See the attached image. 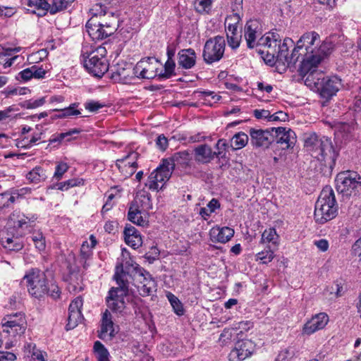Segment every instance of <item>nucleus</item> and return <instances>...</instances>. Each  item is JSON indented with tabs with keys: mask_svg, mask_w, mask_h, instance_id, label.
I'll return each instance as SVG.
<instances>
[{
	"mask_svg": "<svg viewBox=\"0 0 361 361\" xmlns=\"http://www.w3.org/2000/svg\"><path fill=\"white\" fill-rule=\"evenodd\" d=\"M131 204H136L138 208L147 212L152 208L149 193L144 190L138 192Z\"/></svg>",
	"mask_w": 361,
	"mask_h": 361,
	"instance_id": "34",
	"label": "nucleus"
},
{
	"mask_svg": "<svg viewBox=\"0 0 361 361\" xmlns=\"http://www.w3.org/2000/svg\"><path fill=\"white\" fill-rule=\"evenodd\" d=\"M261 242L262 243H271L272 247L277 249L279 245V235L276 233L274 227L265 229L262 234Z\"/></svg>",
	"mask_w": 361,
	"mask_h": 361,
	"instance_id": "38",
	"label": "nucleus"
},
{
	"mask_svg": "<svg viewBox=\"0 0 361 361\" xmlns=\"http://www.w3.org/2000/svg\"><path fill=\"white\" fill-rule=\"evenodd\" d=\"M263 27L262 23L257 19L248 20L244 28V37L247 42V46L252 49L258 46V39L262 36Z\"/></svg>",
	"mask_w": 361,
	"mask_h": 361,
	"instance_id": "18",
	"label": "nucleus"
},
{
	"mask_svg": "<svg viewBox=\"0 0 361 361\" xmlns=\"http://www.w3.org/2000/svg\"><path fill=\"white\" fill-rule=\"evenodd\" d=\"M137 157V152H130L126 156L116 160V166L126 178L135 173L138 167L136 161Z\"/></svg>",
	"mask_w": 361,
	"mask_h": 361,
	"instance_id": "21",
	"label": "nucleus"
},
{
	"mask_svg": "<svg viewBox=\"0 0 361 361\" xmlns=\"http://www.w3.org/2000/svg\"><path fill=\"white\" fill-rule=\"evenodd\" d=\"M114 336V327L112 317L109 310H106L103 314L99 337L102 340H108L111 339Z\"/></svg>",
	"mask_w": 361,
	"mask_h": 361,
	"instance_id": "27",
	"label": "nucleus"
},
{
	"mask_svg": "<svg viewBox=\"0 0 361 361\" xmlns=\"http://www.w3.org/2000/svg\"><path fill=\"white\" fill-rule=\"evenodd\" d=\"M329 322V316L324 312L317 314L307 321L303 328L302 334L311 335L324 329Z\"/></svg>",
	"mask_w": 361,
	"mask_h": 361,
	"instance_id": "23",
	"label": "nucleus"
},
{
	"mask_svg": "<svg viewBox=\"0 0 361 361\" xmlns=\"http://www.w3.org/2000/svg\"><path fill=\"white\" fill-rule=\"evenodd\" d=\"M226 41L222 36H215L207 39L204 44L202 57L204 62L212 64L219 61L224 56Z\"/></svg>",
	"mask_w": 361,
	"mask_h": 361,
	"instance_id": "9",
	"label": "nucleus"
},
{
	"mask_svg": "<svg viewBox=\"0 0 361 361\" xmlns=\"http://www.w3.org/2000/svg\"><path fill=\"white\" fill-rule=\"evenodd\" d=\"M298 59L301 58V63L299 67V73L304 80L310 74L323 73L318 71L317 68L324 59L329 55L323 54H298Z\"/></svg>",
	"mask_w": 361,
	"mask_h": 361,
	"instance_id": "15",
	"label": "nucleus"
},
{
	"mask_svg": "<svg viewBox=\"0 0 361 361\" xmlns=\"http://www.w3.org/2000/svg\"><path fill=\"white\" fill-rule=\"evenodd\" d=\"M293 355V351H290L289 349H285L278 354L275 361H290Z\"/></svg>",
	"mask_w": 361,
	"mask_h": 361,
	"instance_id": "62",
	"label": "nucleus"
},
{
	"mask_svg": "<svg viewBox=\"0 0 361 361\" xmlns=\"http://www.w3.org/2000/svg\"><path fill=\"white\" fill-rule=\"evenodd\" d=\"M305 84L310 90L317 92L326 101L336 94L341 87V80L336 76H325L323 73L310 74L305 79Z\"/></svg>",
	"mask_w": 361,
	"mask_h": 361,
	"instance_id": "4",
	"label": "nucleus"
},
{
	"mask_svg": "<svg viewBox=\"0 0 361 361\" xmlns=\"http://www.w3.org/2000/svg\"><path fill=\"white\" fill-rule=\"evenodd\" d=\"M160 62L155 58L149 57L140 60L134 67L135 77L143 79H153L159 75Z\"/></svg>",
	"mask_w": 361,
	"mask_h": 361,
	"instance_id": "14",
	"label": "nucleus"
},
{
	"mask_svg": "<svg viewBox=\"0 0 361 361\" xmlns=\"http://www.w3.org/2000/svg\"><path fill=\"white\" fill-rule=\"evenodd\" d=\"M68 169L69 166L67 163L63 161L58 162L55 168L53 178L56 180H60Z\"/></svg>",
	"mask_w": 361,
	"mask_h": 361,
	"instance_id": "52",
	"label": "nucleus"
},
{
	"mask_svg": "<svg viewBox=\"0 0 361 361\" xmlns=\"http://www.w3.org/2000/svg\"><path fill=\"white\" fill-rule=\"evenodd\" d=\"M45 102V97H40L37 99L26 100L22 103L21 106L27 109H32L42 106Z\"/></svg>",
	"mask_w": 361,
	"mask_h": 361,
	"instance_id": "54",
	"label": "nucleus"
},
{
	"mask_svg": "<svg viewBox=\"0 0 361 361\" xmlns=\"http://www.w3.org/2000/svg\"><path fill=\"white\" fill-rule=\"evenodd\" d=\"M31 67L32 70L33 77L35 78L42 79L45 77V75L47 73L46 70L36 65L32 66Z\"/></svg>",
	"mask_w": 361,
	"mask_h": 361,
	"instance_id": "63",
	"label": "nucleus"
},
{
	"mask_svg": "<svg viewBox=\"0 0 361 361\" xmlns=\"http://www.w3.org/2000/svg\"><path fill=\"white\" fill-rule=\"evenodd\" d=\"M93 349L97 361H109V351L100 341L94 342Z\"/></svg>",
	"mask_w": 361,
	"mask_h": 361,
	"instance_id": "44",
	"label": "nucleus"
},
{
	"mask_svg": "<svg viewBox=\"0 0 361 361\" xmlns=\"http://www.w3.org/2000/svg\"><path fill=\"white\" fill-rule=\"evenodd\" d=\"M249 137L247 134L243 132L235 133L231 140V147L233 150L243 148L248 142Z\"/></svg>",
	"mask_w": 361,
	"mask_h": 361,
	"instance_id": "42",
	"label": "nucleus"
},
{
	"mask_svg": "<svg viewBox=\"0 0 361 361\" xmlns=\"http://www.w3.org/2000/svg\"><path fill=\"white\" fill-rule=\"evenodd\" d=\"M319 43L318 33L314 31L305 33L297 42L298 54L329 55L335 48V44L330 39H326L319 46Z\"/></svg>",
	"mask_w": 361,
	"mask_h": 361,
	"instance_id": "5",
	"label": "nucleus"
},
{
	"mask_svg": "<svg viewBox=\"0 0 361 361\" xmlns=\"http://www.w3.org/2000/svg\"><path fill=\"white\" fill-rule=\"evenodd\" d=\"M32 241L35 243V247L39 251L45 249V240L42 233H37L32 237Z\"/></svg>",
	"mask_w": 361,
	"mask_h": 361,
	"instance_id": "59",
	"label": "nucleus"
},
{
	"mask_svg": "<svg viewBox=\"0 0 361 361\" xmlns=\"http://www.w3.org/2000/svg\"><path fill=\"white\" fill-rule=\"evenodd\" d=\"M178 64L185 69L192 68L196 63V54L192 49H185L178 54Z\"/></svg>",
	"mask_w": 361,
	"mask_h": 361,
	"instance_id": "29",
	"label": "nucleus"
},
{
	"mask_svg": "<svg viewBox=\"0 0 361 361\" xmlns=\"http://www.w3.org/2000/svg\"><path fill=\"white\" fill-rule=\"evenodd\" d=\"M338 205L334 192L331 187L322 189L315 203L314 219L317 223L324 224L336 216Z\"/></svg>",
	"mask_w": 361,
	"mask_h": 361,
	"instance_id": "6",
	"label": "nucleus"
},
{
	"mask_svg": "<svg viewBox=\"0 0 361 361\" xmlns=\"http://www.w3.org/2000/svg\"><path fill=\"white\" fill-rule=\"evenodd\" d=\"M255 343L248 339L238 341L231 351V356L237 357L238 361L244 360L250 357L255 350Z\"/></svg>",
	"mask_w": 361,
	"mask_h": 361,
	"instance_id": "24",
	"label": "nucleus"
},
{
	"mask_svg": "<svg viewBox=\"0 0 361 361\" xmlns=\"http://www.w3.org/2000/svg\"><path fill=\"white\" fill-rule=\"evenodd\" d=\"M28 6L34 8L32 11L39 16L45 15L47 12L50 13L51 11L50 1L47 0H29Z\"/></svg>",
	"mask_w": 361,
	"mask_h": 361,
	"instance_id": "37",
	"label": "nucleus"
},
{
	"mask_svg": "<svg viewBox=\"0 0 361 361\" xmlns=\"http://www.w3.org/2000/svg\"><path fill=\"white\" fill-rule=\"evenodd\" d=\"M123 234L125 242L128 245L133 249H137L142 246V238L135 227H125Z\"/></svg>",
	"mask_w": 361,
	"mask_h": 361,
	"instance_id": "30",
	"label": "nucleus"
},
{
	"mask_svg": "<svg viewBox=\"0 0 361 361\" xmlns=\"http://www.w3.org/2000/svg\"><path fill=\"white\" fill-rule=\"evenodd\" d=\"M166 296L175 313L178 315H183L184 313V310L183 305L179 299L171 293H168Z\"/></svg>",
	"mask_w": 361,
	"mask_h": 361,
	"instance_id": "48",
	"label": "nucleus"
},
{
	"mask_svg": "<svg viewBox=\"0 0 361 361\" xmlns=\"http://www.w3.org/2000/svg\"><path fill=\"white\" fill-rule=\"evenodd\" d=\"M234 235L232 227H212L209 231L210 239L214 243H225Z\"/></svg>",
	"mask_w": 361,
	"mask_h": 361,
	"instance_id": "26",
	"label": "nucleus"
},
{
	"mask_svg": "<svg viewBox=\"0 0 361 361\" xmlns=\"http://www.w3.org/2000/svg\"><path fill=\"white\" fill-rule=\"evenodd\" d=\"M191 159V154L188 151L184 150L174 153L171 158L167 160L171 163V171H173L176 166H178L182 168L188 166Z\"/></svg>",
	"mask_w": 361,
	"mask_h": 361,
	"instance_id": "32",
	"label": "nucleus"
},
{
	"mask_svg": "<svg viewBox=\"0 0 361 361\" xmlns=\"http://www.w3.org/2000/svg\"><path fill=\"white\" fill-rule=\"evenodd\" d=\"M146 212L138 208L136 204H130L128 213V219L133 224H137V226H143L142 224L144 216H145Z\"/></svg>",
	"mask_w": 361,
	"mask_h": 361,
	"instance_id": "40",
	"label": "nucleus"
},
{
	"mask_svg": "<svg viewBox=\"0 0 361 361\" xmlns=\"http://www.w3.org/2000/svg\"><path fill=\"white\" fill-rule=\"evenodd\" d=\"M47 176L45 170L41 166H35L26 174V178L30 183L38 184L44 181Z\"/></svg>",
	"mask_w": 361,
	"mask_h": 361,
	"instance_id": "39",
	"label": "nucleus"
},
{
	"mask_svg": "<svg viewBox=\"0 0 361 361\" xmlns=\"http://www.w3.org/2000/svg\"><path fill=\"white\" fill-rule=\"evenodd\" d=\"M360 214L361 210L360 207L357 205H351L348 208L347 215L351 223H353L360 216Z\"/></svg>",
	"mask_w": 361,
	"mask_h": 361,
	"instance_id": "58",
	"label": "nucleus"
},
{
	"mask_svg": "<svg viewBox=\"0 0 361 361\" xmlns=\"http://www.w3.org/2000/svg\"><path fill=\"white\" fill-rule=\"evenodd\" d=\"M251 145L256 148H267L270 144L274 141V135L272 132V128L262 130L257 128H250L249 130Z\"/></svg>",
	"mask_w": 361,
	"mask_h": 361,
	"instance_id": "19",
	"label": "nucleus"
},
{
	"mask_svg": "<svg viewBox=\"0 0 361 361\" xmlns=\"http://www.w3.org/2000/svg\"><path fill=\"white\" fill-rule=\"evenodd\" d=\"M275 250V248H271V246L269 245L264 250L258 252L255 255V260L260 261L262 264H268L274 258Z\"/></svg>",
	"mask_w": 361,
	"mask_h": 361,
	"instance_id": "45",
	"label": "nucleus"
},
{
	"mask_svg": "<svg viewBox=\"0 0 361 361\" xmlns=\"http://www.w3.org/2000/svg\"><path fill=\"white\" fill-rule=\"evenodd\" d=\"M115 25L116 22H101L98 20V16H94L87 22L85 27L93 40H99L113 34L116 30Z\"/></svg>",
	"mask_w": 361,
	"mask_h": 361,
	"instance_id": "13",
	"label": "nucleus"
},
{
	"mask_svg": "<svg viewBox=\"0 0 361 361\" xmlns=\"http://www.w3.org/2000/svg\"><path fill=\"white\" fill-rule=\"evenodd\" d=\"M133 280L140 295L142 297L150 295L156 291V281L144 269H138V274L134 275Z\"/></svg>",
	"mask_w": 361,
	"mask_h": 361,
	"instance_id": "17",
	"label": "nucleus"
},
{
	"mask_svg": "<svg viewBox=\"0 0 361 361\" xmlns=\"http://www.w3.org/2000/svg\"><path fill=\"white\" fill-rule=\"evenodd\" d=\"M1 324L3 332L12 337L23 334L27 329V321L22 312L4 316Z\"/></svg>",
	"mask_w": 361,
	"mask_h": 361,
	"instance_id": "11",
	"label": "nucleus"
},
{
	"mask_svg": "<svg viewBox=\"0 0 361 361\" xmlns=\"http://www.w3.org/2000/svg\"><path fill=\"white\" fill-rule=\"evenodd\" d=\"M79 106L78 103H73L69 105L68 107L63 108V116H66V118H69L74 116H78L81 114V110L78 109V107Z\"/></svg>",
	"mask_w": 361,
	"mask_h": 361,
	"instance_id": "55",
	"label": "nucleus"
},
{
	"mask_svg": "<svg viewBox=\"0 0 361 361\" xmlns=\"http://www.w3.org/2000/svg\"><path fill=\"white\" fill-rule=\"evenodd\" d=\"M175 66L176 64L173 59H167L164 66V73L161 71L159 76L163 78H171L174 73Z\"/></svg>",
	"mask_w": 361,
	"mask_h": 361,
	"instance_id": "49",
	"label": "nucleus"
},
{
	"mask_svg": "<svg viewBox=\"0 0 361 361\" xmlns=\"http://www.w3.org/2000/svg\"><path fill=\"white\" fill-rule=\"evenodd\" d=\"M20 48H8L5 49L2 52H0V66H2L4 69L11 67L13 63L19 58L18 56H12L14 53L19 52Z\"/></svg>",
	"mask_w": 361,
	"mask_h": 361,
	"instance_id": "33",
	"label": "nucleus"
},
{
	"mask_svg": "<svg viewBox=\"0 0 361 361\" xmlns=\"http://www.w3.org/2000/svg\"><path fill=\"white\" fill-rule=\"evenodd\" d=\"M85 108L90 112H96L104 105L99 102L90 100L84 104Z\"/></svg>",
	"mask_w": 361,
	"mask_h": 361,
	"instance_id": "60",
	"label": "nucleus"
},
{
	"mask_svg": "<svg viewBox=\"0 0 361 361\" xmlns=\"http://www.w3.org/2000/svg\"><path fill=\"white\" fill-rule=\"evenodd\" d=\"M16 201V197L8 192L0 194V209H4L10 207Z\"/></svg>",
	"mask_w": 361,
	"mask_h": 361,
	"instance_id": "51",
	"label": "nucleus"
},
{
	"mask_svg": "<svg viewBox=\"0 0 361 361\" xmlns=\"http://www.w3.org/2000/svg\"><path fill=\"white\" fill-rule=\"evenodd\" d=\"M281 41V37L277 32L271 31L262 36L258 39V46L267 47L271 51V54L275 52L277 45Z\"/></svg>",
	"mask_w": 361,
	"mask_h": 361,
	"instance_id": "31",
	"label": "nucleus"
},
{
	"mask_svg": "<svg viewBox=\"0 0 361 361\" xmlns=\"http://www.w3.org/2000/svg\"><path fill=\"white\" fill-rule=\"evenodd\" d=\"M65 281L68 283V289L71 293H78L83 289L82 277L77 269H70L65 276Z\"/></svg>",
	"mask_w": 361,
	"mask_h": 361,
	"instance_id": "28",
	"label": "nucleus"
},
{
	"mask_svg": "<svg viewBox=\"0 0 361 361\" xmlns=\"http://www.w3.org/2000/svg\"><path fill=\"white\" fill-rule=\"evenodd\" d=\"M114 76H118L120 82L123 83H130L135 77L134 68L130 65H126L125 67H117L115 71Z\"/></svg>",
	"mask_w": 361,
	"mask_h": 361,
	"instance_id": "36",
	"label": "nucleus"
},
{
	"mask_svg": "<svg viewBox=\"0 0 361 361\" xmlns=\"http://www.w3.org/2000/svg\"><path fill=\"white\" fill-rule=\"evenodd\" d=\"M215 157V152L207 144L198 145L194 149V158L197 163L209 164Z\"/></svg>",
	"mask_w": 361,
	"mask_h": 361,
	"instance_id": "25",
	"label": "nucleus"
},
{
	"mask_svg": "<svg viewBox=\"0 0 361 361\" xmlns=\"http://www.w3.org/2000/svg\"><path fill=\"white\" fill-rule=\"evenodd\" d=\"M171 164L164 159L162 164L150 173L145 184L149 189L159 190L164 186L172 174Z\"/></svg>",
	"mask_w": 361,
	"mask_h": 361,
	"instance_id": "12",
	"label": "nucleus"
},
{
	"mask_svg": "<svg viewBox=\"0 0 361 361\" xmlns=\"http://www.w3.org/2000/svg\"><path fill=\"white\" fill-rule=\"evenodd\" d=\"M29 294L38 300L49 295L54 300L61 295V290L55 283H48L45 274L39 269H31L23 276Z\"/></svg>",
	"mask_w": 361,
	"mask_h": 361,
	"instance_id": "2",
	"label": "nucleus"
},
{
	"mask_svg": "<svg viewBox=\"0 0 361 361\" xmlns=\"http://www.w3.org/2000/svg\"><path fill=\"white\" fill-rule=\"evenodd\" d=\"M336 189L343 197H357L361 193V176L354 171H343L335 178Z\"/></svg>",
	"mask_w": 361,
	"mask_h": 361,
	"instance_id": "7",
	"label": "nucleus"
},
{
	"mask_svg": "<svg viewBox=\"0 0 361 361\" xmlns=\"http://www.w3.org/2000/svg\"><path fill=\"white\" fill-rule=\"evenodd\" d=\"M118 287L111 288L106 298L109 311L121 314L129 302L128 282H125L121 276H117Z\"/></svg>",
	"mask_w": 361,
	"mask_h": 361,
	"instance_id": "8",
	"label": "nucleus"
},
{
	"mask_svg": "<svg viewBox=\"0 0 361 361\" xmlns=\"http://www.w3.org/2000/svg\"><path fill=\"white\" fill-rule=\"evenodd\" d=\"M83 317L82 312H68V323L66 324V329L71 330L78 326L82 322Z\"/></svg>",
	"mask_w": 361,
	"mask_h": 361,
	"instance_id": "47",
	"label": "nucleus"
},
{
	"mask_svg": "<svg viewBox=\"0 0 361 361\" xmlns=\"http://www.w3.org/2000/svg\"><path fill=\"white\" fill-rule=\"evenodd\" d=\"M37 219L36 214H23L20 211L15 210L10 215V220L13 224H18V226H23L27 224L34 223Z\"/></svg>",
	"mask_w": 361,
	"mask_h": 361,
	"instance_id": "35",
	"label": "nucleus"
},
{
	"mask_svg": "<svg viewBox=\"0 0 361 361\" xmlns=\"http://www.w3.org/2000/svg\"><path fill=\"white\" fill-rule=\"evenodd\" d=\"M228 145L226 140L219 139L216 143L215 147L217 149L216 153V157L219 159H222L226 157V150L228 147Z\"/></svg>",
	"mask_w": 361,
	"mask_h": 361,
	"instance_id": "53",
	"label": "nucleus"
},
{
	"mask_svg": "<svg viewBox=\"0 0 361 361\" xmlns=\"http://www.w3.org/2000/svg\"><path fill=\"white\" fill-rule=\"evenodd\" d=\"M43 135L42 132H37L34 133L29 139L28 137H25L23 141L25 142L24 145H22L21 147H25L26 148L31 147L33 145H35L37 141L40 140L42 139V135Z\"/></svg>",
	"mask_w": 361,
	"mask_h": 361,
	"instance_id": "56",
	"label": "nucleus"
},
{
	"mask_svg": "<svg viewBox=\"0 0 361 361\" xmlns=\"http://www.w3.org/2000/svg\"><path fill=\"white\" fill-rule=\"evenodd\" d=\"M106 49L104 46L93 47L83 45L81 58L86 70L95 77H102L109 69V63L106 58Z\"/></svg>",
	"mask_w": 361,
	"mask_h": 361,
	"instance_id": "3",
	"label": "nucleus"
},
{
	"mask_svg": "<svg viewBox=\"0 0 361 361\" xmlns=\"http://www.w3.org/2000/svg\"><path fill=\"white\" fill-rule=\"evenodd\" d=\"M75 0H49L51 14H55L68 8Z\"/></svg>",
	"mask_w": 361,
	"mask_h": 361,
	"instance_id": "46",
	"label": "nucleus"
},
{
	"mask_svg": "<svg viewBox=\"0 0 361 361\" xmlns=\"http://www.w3.org/2000/svg\"><path fill=\"white\" fill-rule=\"evenodd\" d=\"M138 269H143L133 261L129 251L126 248H123L116 265L115 280L117 281V276H121L125 282H128L127 275H130L133 278L135 274H138Z\"/></svg>",
	"mask_w": 361,
	"mask_h": 361,
	"instance_id": "10",
	"label": "nucleus"
},
{
	"mask_svg": "<svg viewBox=\"0 0 361 361\" xmlns=\"http://www.w3.org/2000/svg\"><path fill=\"white\" fill-rule=\"evenodd\" d=\"M85 183L84 179L80 178H75L72 179H69L68 180L58 183H56L53 188L61 190V191H66L68 190L71 188L83 185Z\"/></svg>",
	"mask_w": 361,
	"mask_h": 361,
	"instance_id": "43",
	"label": "nucleus"
},
{
	"mask_svg": "<svg viewBox=\"0 0 361 361\" xmlns=\"http://www.w3.org/2000/svg\"><path fill=\"white\" fill-rule=\"evenodd\" d=\"M220 202L217 199H212L206 207L200 208V215L204 220H208L212 214L215 213L220 208Z\"/></svg>",
	"mask_w": 361,
	"mask_h": 361,
	"instance_id": "41",
	"label": "nucleus"
},
{
	"mask_svg": "<svg viewBox=\"0 0 361 361\" xmlns=\"http://www.w3.org/2000/svg\"><path fill=\"white\" fill-rule=\"evenodd\" d=\"M82 307V299L80 296L73 300L69 305L68 312H81Z\"/></svg>",
	"mask_w": 361,
	"mask_h": 361,
	"instance_id": "61",
	"label": "nucleus"
},
{
	"mask_svg": "<svg viewBox=\"0 0 361 361\" xmlns=\"http://www.w3.org/2000/svg\"><path fill=\"white\" fill-rule=\"evenodd\" d=\"M305 146L312 157L317 159L330 171L334 169L338 152L336 151L330 138L318 136L316 133L310 134L305 139Z\"/></svg>",
	"mask_w": 361,
	"mask_h": 361,
	"instance_id": "1",
	"label": "nucleus"
},
{
	"mask_svg": "<svg viewBox=\"0 0 361 361\" xmlns=\"http://www.w3.org/2000/svg\"><path fill=\"white\" fill-rule=\"evenodd\" d=\"M92 255V250L90 248L87 241H84L81 245L80 259L89 260Z\"/></svg>",
	"mask_w": 361,
	"mask_h": 361,
	"instance_id": "57",
	"label": "nucleus"
},
{
	"mask_svg": "<svg viewBox=\"0 0 361 361\" xmlns=\"http://www.w3.org/2000/svg\"><path fill=\"white\" fill-rule=\"evenodd\" d=\"M294 42L290 38H285L283 43L279 42L275 52L271 53L272 57L276 56L283 65L290 66L298 61V51L296 47L293 49L290 54H288V49L293 47Z\"/></svg>",
	"mask_w": 361,
	"mask_h": 361,
	"instance_id": "16",
	"label": "nucleus"
},
{
	"mask_svg": "<svg viewBox=\"0 0 361 361\" xmlns=\"http://www.w3.org/2000/svg\"><path fill=\"white\" fill-rule=\"evenodd\" d=\"M272 132L276 142L281 145L283 149L293 147L296 142V135L290 128H272Z\"/></svg>",
	"mask_w": 361,
	"mask_h": 361,
	"instance_id": "22",
	"label": "nucleus"
},
{
	"mask_svg": "<svg viewBox=\"0 0 361 361\" xmlns=\"http://www.w3.org/2000/svg\"><path fill=\"white\" fill-rule=\"evenodd\" d=\"M16 355L11 352L0 351V361H14Z\"/></svg>",
	"mask_w": 361,
	"mask_h": 361,
	"instance_id": "64",
	"label": "nucleus"
},
{
	"mask_svg": "<svg viewBox=\"0 0 361 361\" xmlns=\"http://www.w3.org/2000/svg\"><path fill=\"white\" fill-rule=\"evenodd\" d=\"M212 0H195L194 7L200 13H208L212 7Z\"/></svg>",
	"mask_w": 361,
	"mask_h": 361,
	"instance_id": "50",
	"label": "nucleus"
},
{
	"mask_svg": "<svg viewBox=\"0 0 361 361\" xmlns=\"http://www.w3.org/2000/svg\"><path fill=\"white\" fill-rule=\"evenodd\" d=\"M239 19V15L235 13L226 20L227 41L228 46L232 49L238 48L241 40V34L238 31Z\"/></svg>",
	"mask_w": 361,
	"mask_h": 361,
	"instance_id": "20",
	"label": "nucleus"
}]
</instances>
